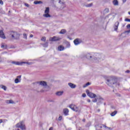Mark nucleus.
Instances as JSON below:
<instances>
[{
	"instance_id": "79ce46f5",
	"label": "nucleus",
	"mask_w": 130,
	"mask_h": 130,
	"mask_svg": "<svg viewBox=\"0 0 130 130\" xmlns=\"http://www.w3.org/2000/svg\"><path fill=\"white\" fill-rule=\"evenodd\" d=\"M92 102H93V103L97 102V99H95L94 100H92Z\"/></svg>"
},
{
	"instance_id": "a211bd4d",
	"label": "nucleus",
	"mask_w": 130,
	"mask_h": 130,
	"mask_svg": "<svg viewBox=\"0 0 130 130\" xmlns=\"http://www.w3.org/2000/svg\"><path fill=\"white\" fill-rule=\"evenodd\" d=\"M0 37L3 39H6V36H5V34L3 30H0Z\"/></svg>"
},
{
	"instance_id": "4468645a",
	"label": "nucleus",
	"mask_w": 130,
	"mask_h": 130,
	"mask_svg": "<svg viewBox=\"0 0 130 130\" xmlns=\"http://www.w3.org/2000/svg\"><path fill=\"white\" fill-rule=\"evenodd\" d=\"M22 76L21 75H19L17 77V78L15 79L14 82L15 84H18V83H21V77Z\"/></svg>"
},
{
	"instance_id": "3c124183",
	"label": "nucleus",
	"mask_w": 130,
	"mask_h": 130,
	"mask_svg": "<svg viewBox=\"0 0 130 130\" xmlns=\"http://www.w3.org/2000/svg\"><path fill=\"white\" fill-rule=\"evenodd\" d=\"M30 37L31 38H32V37H33V35H31L30 36Z\"/></svg>"
},
{
	"instance_id": "393cba45",
	"label": "nucleus",
	"mask_w": 130,
	"mask_h": 130,
	"mask_svg": "<svg viewBox=\"0 0 130 130\" xmlns=\"http://www.w3.org/2000/svg\"><path fill=\"white\" fill-rule=\"evenodd\" d=\"M117 113V111H114V112L111 113V116H115V115H116Z\"/></svg>"
},
{
	"instance_id": "5fc2aeb1",
	"label": "nucleus",
	"mask_w": 130,
	"mask_h": 130,
	"mask_svg": "<svg viewBox=\"0 0 130 130\" xmlns=\"http://www.w3.org/2000/svg\"><path fill=\"white\" fill-rule=\"evenodd\" d=\"M4 53H7V52H3V54Z\"/></svg>"
},
{
	"instance_id": "49530a36",
	"label": "nucleus",
	"mask_w": 130,
	"mask_h": 130,
	"mask_svg": "<svg viewBox=\"0 0 130 130\" xmlns=\"http://www.w3.org/2000/svg\"><path fill=\"white\" fill-rule=\"evenodd\" d=\"M4 122V121H3V119H0V124L3 123Z\"/></svg>"
},
{
	"instance_id": "1a4fd4ad",
	"label": "nucleus",
	"mask_w": 130,
	"mask_h": 130,
	"mask_svg": "<svg viewBox=\"0 0 130 130\" xmlns=\"http://www.w3.org/2000/svg\"><path fill=\"white\" fill-rule=\"evenodd\" d=\"M9 62L10 63H12L13 64H15L16 66H22L23 63H26L25 62L22 61H10Z\"/></svg>"
},
{
	"instance_id": "6e6d98bb",
	"label": "nucleus",
	"mask_w": 130,
	"mask_h": 130,
	"mask_svg": "<svg viewBox=\"0 0 130 130\" xmlns=\"http://www.w3.org/2000/svg\"><path fill=\"white\" fill-rule=\"evenodd\" d=\"M85 119H84L83 120V121H85Z\"/></svg>"
},
{
	"instance_id": "473e14b6",
	"label": "nucleus",
	"mask_w": 130,
	"mask_h": 130,
	"mask_svg": "<svg viewBox=\"0 0 130 130\" xmlns=\"http://www.w3.org/2000/svg\"><path fill=\"white\" fill-rule=\"evenodd\" d=\"M41 40L42 41H44V42H45L46 41V38L44 37H43L42 38H41Z\"/></svg>"
},
{
	"instance_id": "a878e982",
	"label": "nucleus",
	"mask_w": 130,
	"mask_h": 130,
	"mask_svg": "<svg viewBox=\"0 0 130 130\" xmlns=\"http://www.w3.org/2000/svg\"><path fill=\"white\" fill-rule=\"evenodd\" d=\"M59 4H60L61 5H62V9H63V8H64V7H66V5H64V3L60 1H59Z\"/></svg>"
},
{
	"instance_id": "a19ab883",
	"label": "nucleus",
	"mask_w": 130,
	"mask_h": 130,
	"mask_svg": "<svg viewBox=\"0 0 130 130\" xmlns=\"http://www.w3.org/2000/svg\"><path fill=\"white\" fill-rule=\"evenodd\" d=\"M127 29H130V24H128L126 25Z\"/></svg>"
},
{
	"instance_id": "f03ea898",
	"label": "nucleus",
	"mask_w": 130,
	"mask_h": 130,
	"mask_svg": "<svg viewBox=\"0 0 130 130\" xmlns=\"http://www.w3.org/2000/svg\"><path fill=\"white\" fill-rule=\"evenodd\" d=\"M39 84L40 86H41L43 87V88L40 90V92L41 93H43L44 92H47L50 90V88L49 87V86L47 85V82L44 81H42L39 82Z\"/></svg>"
},
{
	"instance_id": "9d476101",
	"label": "nucleus",
	"mask_w": 130,
	"mask_h": 130,
	"mask_svg": "<svg viewBox=\"0 0 130 130\" xmlns=\"http://www.w3.org/2000/svg\"><path fill=\"white\" fill-rule=\"evenodd\" d=\"M86 92L87 95H88L90 97V98H95L96 97V94L92 92H90L89 90L87 89Z\"/></svg>"
},
{
	"instance_id": "20e7f679",
	"label": "nucleus",
	"mask_w": 130,
	"mask_h": 130,
	"mask_svg": "<svg viewBox=\"0 0 130 130\" xmlns=\"http://www.w3.org/2000/svg\"><path fill=\"white\" fill-rule=\"evenodd\" d=\"M69 108H70L72 110H73V111H75L76 112H81V109L74 104L70 105L69 106Z\"/></svg>"
},
{
	"instance_id": "dca6fc26",
	"label": "nucleus",
	"mask_w": 130,
	"mask_h": 130,
	"mask_svg": "<svg viewBox=\"0 0 130 130\" xmlns=\"http://www.w3.org/2000/svg\"><path fill=\"white\" fill-rule=\"evenodd\" d=\"M119 25V22L117 21L115 22L114 26L115 31H117V29H118Z\"/></svg>"
},
{
	"instance_id": "a18cd8bd",
	"label": "nucleus",
	"mask_w": 130,
	"mask_h": 130,
	"mask_svg": "<svg viewBox=\"0 0 130 130\" xmlns=\"http://www.w3.org/2000/svg\"><path fill=\"white\" fill-rule=\"evenodd\" d=\"M3 122H6V121H8V120L7 119H4L3 120Z\"/></svg>"
},
{
	"instance_id": "09e8293b",
	"label": "nucleus",
	"mask_w": 130,
	"mask_h": 130,
	"mask_svg": "<svg viewBox=\"0 0 130 130\" xmlns=\"http://www.w3.org/2000/svg\"><path fill=\"white\" fill-rule=\"evenodd\" d=\"M129 72H130L129 70H127L125 71V73H129Z\"/></svg>"
},
{
	"instance_id": "603ef678",
	"label": "nucleus",
	"mask_w": 130,
	"mask_h": 130,
	"mask_svg": "<svg viewBox=\"0 0 130 130\" xmlns=\"http://www.w3.org/2000/svg\"><path fill=\"white\" fill-rule=\"evenodd\" d=\"M49 130H53L52 127H50V128H49Z\"/></svg>"
},
{
	"instance_id": "8fccbe9b",
	"label": "nucleus",
	"mask_w": 130,
	"mask_h": 130,
	"mask_svg": "<svg viewBox=\"0 0 130 130\" xmlns=\"http://www.w3.org/2000/svg\"><path fill=\"white\" fill-rule=\"evenodd\" d=\"M87 102H88V103L91 102V100H87Z\"/></svg>"
},
{
	"instance_id": "412c9836",
	"label": "nucleus",
	"mask_w": 130,
	"mask_h": 130,
	"mask_svg": "<svg viewBox=\"0 0 130 130\" xmlns=\"http://www.w3.org/2000/svg\"><path fill=\"white\" fill-rule=\"evenodd\" d=\"M58 50L59 51H62V50H64V47H63L62 46H59L58 47Z\"/></svg>"
},
{
	"instance_id": "4be33fe9",
	"label": "nucleus",
	"mask_w": 130,
	"mask_h": 130,
	"mask_svg": "<svg viewBox=\"0 0 130 130\" xmlns=\"http://www.w3.org/2000/svg\"><path fill=\"white\" fill-rule=\"evenodd\" d=\"M112 129L110 127H107L105 125H104V127L103 128V130H112Z\"/></svg>"
},
{
	"instance_id": "ea45409f",
	"label": "nucleus",
	"mask_w": 130,
	"mask_h": 130,
	"mask_svg": "<svg viewBox=\"0 0 130 130\" xmlns=\"http://www.w3.org/2000/svg\"><path fill=\"white\" fill-rule=\"evenodd\" d=\"M24 5L25 6V7H27V8H29V7L28 4L27 3H24Z\"/></svg>"
},
{
	"instance_id": "6e6552de",
	"label": "nucleus",
	"mask_w": 130,
	"mask_h": 130,
	"mask_svg": "<svg viewBox=\"0 0 130 130\" xmlns=\"http://www.w3.org/2000/svg\"><path fill=\"white\" fill-rule=\"evenodd\" d=\"M93 55V58L91 59V60H92V61H94L95 62H98V61H99V59L98 57L100 56V55L98 53H94Z\"/></svg>"
},
{
	"instance_id": "37998d69",
	"label": "nucleus",
	"mask_w": 130,
	"mask_h": 130,
	"mask_svg": "<svg viewBox=\"0 0 130 130\" xmlns=\"http://www.w3.org/2000/svg\"><path fill=\"white\" fill-rule=\"evenodd\" d=\"M0 4L1 5H4V2H3V1L0 0Z\"/></svg>"
},
{
	"instance_id": "c03bdc74",
	"label": "nucleus",
	"mask_w": 130,
	"mask_h": 130,
	"mask_svg": "<svg viewBox=\"0 0 130 130\" xmlns=\"http://www.w3.org/2000/svg\"><path fill=\"white\" fill-rule=\"evenodd\" d=\"M82 97H83V98L86 97V93L82 94Z\"/></svg>"
},
{
	"instance_id": "de8ad7c7",
	"label": "nucleus",
	"mask_w": 130,
	"mask_h": 130,
	"mask_svg": "<svg viewBox=\"0 0 130 130\" xmlns=\"http://www.w3.org/2000/svg\"><path fill=\"white\" fill-rule=\"evenodd\" d=\"M122 3H123V4H124V3L126 2V0H122Z\"/></svg>"
},
{
	"instance_id": "6ab92c4d",
	"label": "nucleus",
	"mask_w": 130,
	"mask_h": 130,
	"mask_svg": "<svg viewBox=\"0 0 130 130\" xmlns=\"http://www.w3.org/2000/svg\"><path fill=\"white\" fill-rule=\"evenodd\" d=\"M55 94L56 95V96H62V95L63 94V91H57L55 93Z\"/></svg>"
},
{
	"instance_id": "4c0bfd02",
	"label": "nucleus",
	"mask_w": 130,
	"mask_h": 130,
	"mask_svg": "<svg viewBox=\"0 0 130 130\" xmlns=\"http://www.w3.org/2000/svg\"><path fill=\"white\" fill-rule=\"evenodd\" d=\"M25 63H26L27 64L30 65L32 64V62H25Z\"/></svg>"
},
{
	"instance_id": "f8f14e48",
	"label": "nucleus",
	"mask_w": 130,
	"mask_h": 130,
	"mask_svg": "<svg viewBox=\"0 0 130 130\" xmlns=\"http://www.w3.org/2000/svg\"><path fill=\"white\" fill-rule=\"evenodd\" d=\"M61 39L59 37H53V38H50L49 39L50 41H59Z\"/></svg>"
},
{
	"instance_id": "c85d7f7f",
	"label": "nucleus",
	"mask_w": 130,
	"mask_h": 130,
	"mask_svg": "<svg viewBox=\"0 0 130 130\" xmlns=\"http://www.w3.org/2000/svg\"><path fill=\"white\" fill-rule=\"evenodd\" d=\"M1 88H2V89H3V90H4L5 91H6L7 90V87L4 85H1Z\"/></svg>"
},
{
	"instance_id": "9b49d317",
	"label": "nucleus",
	"mask_w": 130,
	"mask_h": 130,
	"mask_svg": "<svg viewBox=\"0 0 130 130\" xmlns=\"http://www.w3.org/2000/svg\"><path fill=\"white\" fill-rule=\"evenodd\" d=\"M82 42H83V40H82V39H76L74 41V43L75 45H79V44H81Z\"/></svg>"
},
{
	"instance_id": "5701e85b",
	"label": "nucleus",
	"mask_w": 130,
	"mask_h": 130,
	"mask_svg": "<svg viewBox=\"0 0 130 130\" xmlns=\"http://www.w3.org/2000/svg\"><path fill=\"white\" fill-rule=\"evenodd\" d=\"M113 4L114 6H118V1H117V0H114L113 1Z\"/></svg>"
},
{
	"instance_id": "4d7b16f0",
	"label": "nucleus",
	"mask_w": 130,
	"mask_h": 130,
	"mask_svg": "<svg viewBox=\"0 0 130 130\" xmlns=\"http://www.w3.org/2000/svg\"><path fill=\"white\" fill-rule=\"evenodd\" d=\"M9 13H11V11H9Z\"/></svg>"
},
{
	"instance_id": "f3484780",
	"label": "nucleus",
	"mask_w": 130,
	"mask_h": 130,
	"mask_svg": "<svg viewBox=\"0 0 130 130\" xmlns=\"http://www.w3.org/2000/svg\"><path fill=\"white\" fill-rule=\"evenodd\" d=\"M63 112L64 115L66 116L68 115L69 112V109H67V108L63 109Z\"/></svg>"
},
{
	"instance_id": "b1692460",
	"label": "nucleus",
	"mask_w": 130,
	"mask_h": 130,
	"mask_svg": "<svg viewBox=\"0 0 130 130\" xmlns=\"http://www.w3.org/2000/svg\"><path fill=\"white\" fill-rule=\"evenodd\" d=\"M67 30L66 29H61L59 32V34H66Z\"/></svg>"
},
{
	"instance_id": "7c9ffc66",
	"label": "nucleus",
	"mask_w": 130,
	"mask_h": 130,
	"mask_svg": "<svg viewBox=\"0 0 130 130\" xmlns=\"http://www.w3.org/2000/svg\"><path fill=\"white\" fill-rule=\"evenodd\" d=\"M90 85V82H88L86 83L84 85H83V88H86V87H88Z\"/></svg>"
},
{
	"instance_id": "f257e3e1",
	"label": "nucleus",
	"mask_w": 130,
	"mask_h": 130,
	"mask_svg": "<svg viewBox=\"0 0 130 130\" xmlns=\"http://www.w3.org/2000/svg\"><path fill=\"white\" fill-rule=\"evenodd\" d=\"M104 78L106 80V84L108 86H113V85H115L116 87L119 86V83L117 82V79L115 77L112 76H104Z\"/></svg>"
},
{
	"instance_id": "0eeeda50",
	"label": "nucleus",
	"mask_w": 130,
	"mask_h": 130,
	"mask_svg": "<svg viewBox=\"0 0 130 130\" xmlns=\"http://www.w3.org/2000/svg\"><path fill=\"white\" fill-rule=\"evenodd\" d=\"M43 17L45 18H50V15L49 14V7L46 8L45 10V13L43 15Z\"/></svg>"
},
{
	"instance_id": "7ed1b4c3",
	"label": "nucleus",
	"mask_w": 130,
	"mask_h": 130,
	"mask_svg": "<svg viewBox=\"0 0 130 130\" xmlns=\"http://www.w3.org/2000/svg\"><path fill=\"white\" fill-rule=\"evenodd\" d=\"M16 127L20 128L22 130L26 129V127L25 126V123H24V122L23 121H21L19 122V123H18L16 125Z\"/></svg>"
},
{
	"instance_id": "bb28decb",
	"label": "nucleus",
	"mask_w": 130,
	"mask_h": 130,
	"mask_svg": "<svg viewBox=\"0 0 130 130\" xmlns=\"http://www.w3.org/2000/svg\"><path fill=\"white\" fill-rule=\"evenodd\" d=\"M35 5H40V4H42V2L41 1H35Z\"/></svg>"
},
{
	"instance_id": "cd10ccee",
	"label": "nucleus",
	"mask_w": 130,
	"mask_h": 130,
	"mask_svg": "<svg viewBox=\"0 0 130 130\" xmlns=\"http://www.w3.org/2000/svg\"><path fill=\"white\" fill-rule=\"evenodd\" d=\"M92 6H93V3H90L89 4L85 5V7H86V8H90V7H92Z\"/></svg>"
},
{
	"instance_id": "72a5a7b5",
	"label": "nucleus",
	"mask_w": 130,
	"mask_h": 130,
	"mask_svg": "<svg viewBox=\"0 0 130 130\" xmlns=\"http://www.w3.org/2000/svg\"><path fill=\"white\" fill-rule=\"evenodd\" d=\"M44 47H47L48 46V43H46L43 45Z\"/></svg>"
},
{
	"instance_id": "c756f323",
	"label": "nucleus",
	"mask_w": 130,
	"mask_h": 130,
	"mask_svg": "<svg viewBox=\"0 0 130 130\" xmlns=\"http://www.w3.org/2000/svg\"><path fill=\"white\" fill-rule=\"evenodd\" d=\"M130 34V29L127 31H124V32L123 33V34H126L127 35H128Z\"/></svg>"
},
{
	"instance_id": "ddd939ff",
	"label": "nucleus",
	"mask_w": 130,
	"mask_h": 130,
	"mask_svg": "<svg viewBox=\"0 0 130 130\" xmlns=\"http://www.w3.org/2000/svg\"><path fill=\"white\" fill-rule=\"evenodd\" d=\"M104 125L98 124L95 125V130H103Z\"/></svg>"
},
{
	"instance_id": "423d86ee",
	"label": "nucleus",
	"mask_w": 130,
	"mask_h": 130,
	"mask_svg": "<svg viewBox=\"0 0 130 130\" xmlns=\"http://www.w3.org/2000/svg\"><path fill=\"white\" fill-rule=\"evenodd\" d=\"M12 38L18 40L20 38V34H17L16 32H12L11 34Z\"/></svg>"
},
{
	"instance_id": "aec40b11",
	"label": "nucleus",
	"mask_w": 130,
	"mask_h": 130,
	"mask_svg": "<svg viewBox=\"0 0 130 130\" xmlns=\"http://www.w3.org/2000/svg\"><path fill=\"white\" fill-rule=\"evenodd\" d=\"M5 102L7 103V104H15V102H13L12 100H6Z\"/></svg>"
},
{
	"instance_id": "c9c22d12",
	"label": "nucleus",
	"mask_w": 130,
	"mask_h": 130,
	"mask_svg": "<svg viewBox=\"0 0 130 130\" xmlns=\"http://www.w3.org/2000/svg\"><path fill=\"white\" fill-rule=\"evenodd\" d=\"M62 119V116H59L58 118V120L60 121V120H61Z\"/></svg>"
},
{
	"instance_id": "39448f33",
	"label": "nucleus",
	"mask_w": 130,
	"mask_h": 130,
	"mask_svg": "<svg viewBox=\"0 0 130 130\" xmlns=\"http://www.w3.org/2000/svg\"><path fill=\"white\" fill-rule=\"evenodd\" d=\"M93 55V54H90L89 53H87L85 54H82L81 55V58L83 59L85 58H87L88 59H91L92 58V56Z\"/></svg>"
},
{
	"instance_id": "2f4dec72",
	"label": "nucleus",
	"mask_w": 130,
	"mask_h": 130,
	"mask_svg": "<svg viewBox=\"0 0 130 130\" xmlns=\"http://www.w3.org/2000/svg\"><path fill=\"white\" fill-rule=\"evenodd\" d=\"M1 47L2 48L6 49L7 48V45L2 44Z\"/></svg>"
},
{
	"instance_id": "f704fd0d",
	"label": "nucleus",
	"mask_w": 130,
	"mask_h": 130,
	"mask_svg": "<svg viewBox=\"0 0 130 130\" xmlns=\"http://www.w3.org/2000/svg\"><path fill=\"white\" fill-rule=\"evenodd\" d=\"M91 125V122H88L87 123L86 126V127H89V126H90Z\"/></svg>"
},
{
	"instance_id": "864d4df0",
	"label": "nucleus",
	"mask_w": 130,
	"mask_h": 130,
	"mask_svg": "<svg viewBox=\"0 0 130 130\" xmlns=\"http://www.w3.org/2000/svg\"><path fill=\"white\" fill-rule=\"evenodd\" d=\"M2 61V58H0V62Z\"/></svg>"
},
{
	"instance_id": "2eb2a0df",
	"label": "nucleus",
	"mask_w": 130,
	"mask_h": 130,
	"mask_svg": "<svg viewBox=\"0 0 130 130\" xmlns=\"http://www.w3.org/2000/svg\"><path fill=\"white\" fill-rule=\"evenodd\" d=\"M68 86H69V87L71 88V89H75L76 87H77V85L76 84H74V83L71 82L68 83Z\"/></svg>"
},
{
	"instance_id": "e433bc0d",
	"label": "nucleus",
	"mask_w": 130,
	"mask_h": 130,
	"mask_svg": "<svg viewBox=\"0 0 130 130\" xmlns=\"http://www.w3.org/2000/svg\"><path fill=\"white\" fill-rule=\"evenodd\" d=\"M23 37L25 39H27V35L26 34H23Z\"/></svg>"
},
{
	"instance_id": "58836bf2",
	"label": "nucleus",
	"mask_w": 130,
	"mask_h": 130,
	"mask_svg": "<svg viewBox=\"0 0 130 130\" xmlns=\"http://www.w3.org/2000/svg\"><path fill=\"white\" fill-rule=\"evenodd\" d=\"M125 22H130V19L128 18H126V19H125Z\"/></svg>"
}]
</instances>
